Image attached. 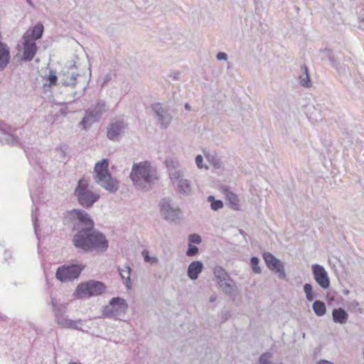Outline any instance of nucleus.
Segmentation results:
<instances>
[{
  "instance_id": "nucleus-1",
  "label": "nucleus",
  "mask_w": 364,
  "mask_h": 364,
  "mask_svg": "<svg viewBox=\"0 0 364 364\" xmlns=\"http://www.w3.org/2000/svg\"><path fill=\"white\" fill-rule=\"evenodd\" d=\"M73 245L80 252H104L108 248V240L105 236L94 228L81 229L73 235Z\"/></svg>"
},
{
  "instance_id": "nucleus-2",
  "label": "nucleus",
  "mask_w": 364,
  "mask_h": 364,
  "mask_svg": "<svg viewBox=\"0 0 364 364\" xmlns=\"http://www.w3.org/2000/svg\"><path fill=\"white\" fill-rule=\"evenodd\" d=\"M129 178L134 186L142 191H149L158 181L156 170L147 161L134 163Z\"/></svg>"
},
{
  "instance_id": "nucleus-3",
  "label": "nucleus",
  "mask_w": 364,
  "mask_h": 364,
  "mask_svg": "<svg viewBox=\"0 0 364 364\" xmlns=\"http://www.w3.org/2000/svg\"><path fill=\"white\" fill-rule=\"evenodd\" d=\"M109 161L104 159L96 163L94 168V179L96 183L110 193L116 192L119 188V181L113 178L108 171Z\"/></svg>"
},
{
  "instance_id": "nucleus-4",
  "label": "nucleus",
  "mask_w": 364,
  "mask_h": 364,
  "mask_svg": "<svg viewBox=\"0 0 364 364\" xmlns=\"http://www.w3.org/2000/svg\"><path fill=\"white\" fill-rule=\"evenodd\" d=\"M78 57L75 56L73 63L63 68L59 73V82L64 86L75 87V85L80 83V77H81L74 69L80 67Z\"/></svg>"
},
{
  "instance_id": "nucleus-5",
  "label": "nucleus",
  "mask_w": 364,
  "mask_h": 364,
  "mask_svg": "<svg viewBox=\"0 0 364 364\" xmlns=\"http://www.w3.org/2000/svg\"><path fill=\"white\" fill-rule=\"evenodd\" d=\"M75 196L77 198L80 205H93L100 198L98 193L89 188L88 182L84 178L78 181L75 190Z\"/></svg>"
},
{
  "instance_id": "nucleus-6",
  "label": "nucleus",
  "mask_w": 364,
  "mask_h": 364,
  "mask_svg": "<svg viewBox=\"0 0 364 364\" xmlns=\"http://www.w3.org/2000/svg\"><path fill=\"white\" fill-rule=\"evenodd\" d=\"M53 311H55V321L61 328L82 330L83 321L81 319L71 320L65 314V306L63 304H56L53 301Z\"/></svg>"
},
{
  "instance_id": "nucleus-7",
  "label": "nucleus",
  "mask_w": 364,
  "mask_h": 364,
  "mask_svg": "<svg viewBox=\"0 0 364 364\" xmlns=\"http://www.w3.org/2000/svg\"><path fill=\"white\" fill-rule=\"evenodd\" d=\"M127 309L128 304L124 299L113 297L107 305L102 307V314L104 317L113 318L124 314Z\"/></svg>"
},
{
  "instance_id": "nucleus-8",
  "label": "nucleus",
  "mask_w": 364,
  "mask_h": 364,
  "mask_svg": "<svg viewBox=\"0 0 364 364\" xmlns=\"http://www.w3.org/2000/svg\"><path fill=\"white\" fill-rule=\"evenodd\" d=\"M69 217L75 221L74 228L78 232L81 229H92L95 223L87 212L80 209H73L68 213Z\"/></svg>"
},
{
  "instance_id": "nucleus-9",
  "label": "nucleus",
  "mask_w": 364,
  "mask_h": 364,
  "mask_svg": "<svg viewBox=\"0 0 364 364\" xmlns=\"http://www.w3.org/2000/svg\"><path fill=\"white\" fill-rule=\"evenodd\" d=\"M83 267L79 264H70L62 266L58 268L55 277L62 282L72 281L79 277Z\"/></svg>"
},
{
  "instance_id": "nucleus-10",
  "label": "nucleus",
  "mask_w": 364,
  "mask_h": 364,
  "mask_svg": "<svg viewBox=\"0 0 364 364\" xmlns=\"http://www.w3.org/2000/svg\"><path fill=\"white\" fill-rule=\"evenodd\" d=\"M105 289L106 287L102 282L94 280L82 283L77 287V291L79 294H83L89 297L100 295L105 292Z\"/></svg>"
},
{
  "instance_id": "nucleus-11",
  "label": "nucleus",
  "mask_w": 364,
  "mask_h": 364,
  "mask_svg": "<svg viewBox=\"0 0 364 364\" xmlns=\"http://www.w3.org/2000/svg\"><path fill=\"white\" fill-rule=\"evenodd\" d=\"M151 108L154 112L160 127L163 129H166L173 119V116L167 108H165L159 102L153 103Z\"/></svg>"
},
{
  "instance_id": "nucleus-12",
  "label": "nucleus",
  "mask_w": 364,
  "mask_h": 364,
  "mask_svg": "<svg viewBox=\"0 0 364 364\" xmlns=\"http://www.w3.org/2000/svg\"><path fill=\"white\" fill-rule=\"evenodd\" d=\"M263 259L269 269L277 274L279 279L286 278L284 264L279 259L269 252H264Z\"/></svg>"
},
{
  "instance_id": "nucleus-13",
  "label": "nucleus",
  "mask_w": 364,
  "mask_h": 364,
  "mask_svg": "<svg viewBox=\"0 0 364 364\" xmlns=\"http://www.w3.org/2000/svg\"><path fill=\"white\" fill-rule=\"evenodd\" d=\"M314 278L318 284L323 289L330 287V279L324 267L320 264H313L311 267Z\"/></svg>"
},
{
  "instance_id": "nucleus-14",
  "label": "nucleus",
  "mask_w": 364,
  "mask_h": 364,
  "mask_svg": "<svg viewBox=\"0 0 364 364\" xmlns=\"http://www.w3.org/2000/svg\"><path fill=\"white\" fill-rule=\"evenodd\" d=\"M160 213L166 220L171 223H178L183 215L178 206H161Z\"/></svg>"
},
{
  "instance_id": "nucleus-15",
  "label": "nucleus",
  "mask_w": 364,
  "mask_h": 364,
  "mask_svg": "<svg viewBox=\"0 0 364 364\" xmlns=\"http://www.w3.org/2000/svg\"><path fill=\"white\" fill-rule=\"evenodd\" d=\"M124 127V123L122 121H116L109 123L107 127V137L111 141H118Z\"/></svg>"
},
{
  "instance_id": "nucleus-16",
  "label": "nucleus",
  "mask_w": 364,
  "mask_h": 364,
  "mask_svg": "<svg viewBox=\"0 0 364 364\" xmlns=\"http://www.w3.org/2000/svg\"><path fill=\"white\" fill-rule=\"evenodd\" d=\"M23 55L22 60L25 62L32 60L37 52V46L36 42H31L28 39L23 38Z\"/></svg>"
},
{
  "instance_id": "nucleus-17",
  "label": "nucleus",
  "mask_w": 364,
  "mask_h": 364,
  "mask_svg": "<svg viewBox=\"0 0 364 364\" xmlns=\"http://www.w3.org/2000/svg\"><path fill=\"white\" fill-rule=\"evenodd\" d=\"M222 291L230 297H234L237 294V288L235 282L230 277L225 280H221L218 283Z\"/></svg>"
},
{
  "instance_id": "nucleus-18",
  "label": "nucleus",
  "mask_w": 364,
  "mask_h": 364,
  "mask_svg": "<svg viewBox=\"0 0 364 364\" xmlns=\"http://www.w3.org/2000/svg\"><path fill=\"white\" fill-rule=\"evenodd\" d=\"M43 31V26L41 23H37L23 34V38L28 39L31 42H36L37 40L41 38Z\"/></svg>"
},
{
  "instance_id": "nucleus-19",
  "label": "nucleus",
  "mask_w": 364,
  "mask_h": 364,
  "mask_svg": "<svg viewBox=\"0 0 364 364\" xmlns=\"http://www.w3.org/2000/svg\"><path fill=\"white\" fill-rule=\"evenodd\" d=\"M10 50L9 46L0 41V70H4L10 62Z\"/></svg>"
},
{
  "instance_id": "nucleus-20",
  "label": "nucleus",
  "mask_w": 364,
  "mask_h": 364,
  "mask_svg": "<svg viewBox=\"0 0 364 364\" xmlns=\"http://www.w3.org/2000/svg\"><path fill=\"white\" fill-rule=\"evenodd\" d=\"M203 269V264L200 261H194L191 262L187 269L188 277L192 280L198 279L199 274Z\"/></svg>"
},
{
  "instance_id": "nucleus-21",
  "label": "nucleus",
  "mask_w": 364,
  "mask_h": 364,
  "mask_svg": "<svg viewBox=\"0 0 364 364\" xmlns=\"http://www.w3.org/2000/svg\"><path fill=\"white\" fill-rule=\"evenodd\" d=\"M98 121H100V119L95 115V113L92 111V108H89L85 111V115L80 122V125L82 126L83 129H87L92 124Z\"/></svg>"
},
{
  "instance_id": "nucleus-22",
  "label": "nucleus",
  "mask_w": 364,
  "mask_h": 364,
  "mask_svg": "<svg viewBox=\"0 0 364 364\" xmlns=\"http://www.w3.org/2000/svg\"><path fill=\"white\" fill-rule=\"evenodd\" d=\"M333 320L335 323L345 324L348 318V314L342 308L335 309L332 311Z\"/></svg>"
},
{
  "instance_id": "nucleus-23",
  "label": "nucleus",
  "mask_w": 364,
  "mask_h": 364,
  "mask_svg": "<svg viewBox=\"0 0 364 364\" xmlns=\"http://www.w3.org/2000/svg\"><path fill=\"white\" fill-rule=\"evenodd\" d=\"M0 129L3 131L5 134H6L4 141H1L2 143H6L8 144H16L18 142V138H16L12 134H9L11 131V128L10 126L6 124H1L0 126Z\"/></svg>"
},
{
  "instance_id": "nucleus-24",
  "label": "nucleus",
  "mask_w": 364,
  "mask_h": 364,
  "mask_svg": "<svg viewBox=\"0 0 364 364\" xmlns=\"http://www.w3.org/2000/svg\"><path fill=\"white\" fill-rule=\"evenodd\" d=\"M131 271L132 269L128 265L125 266L124 269H119V274L122 279H125V285L128 289L132 287Z\"/></svg>"
},
{
  "instance_id": "nucleus-25",
  "label": "nucleus",
  "mask_w": 364,
  "mask_h": 364,
  "mask_svg": "<svg viewBox=\"0 0 364 364\" xmlns=\"http://www.w3.org/2000/svg\"><path fill=\"white\" fill-rule=\"evenodd\" d=\"M92 111L100 119L102 114L107 111V105L104 101L98 100L95 107L92 109Z\"/></svg>"
},
{
  "instance_id": "nucleus-26",
  "label": "nucleus",
  "mask_w": 364,
  "mask_h": 364,
  "mask_svg": "<svg viewBox=\"0 0 364 364\" xmlns=\"http://www.w3.org/2000/svg\"><path fill=\"white\" fill-rule=\"evenodd\" d=\"M303 73L299 76V82L302 87H310L311 86L308 68L306 65L302 66Z\"/></svg>"
},
{
  "instance_id": "nucleus-27",
  "label": "nucleus",
  "mask_w": 364,
  "mask_h": 364,
  "mask_svg": "<svg viewBox=\"0 0 364 364\" xmlns=\"http://www.w3.org/2000/svg\"><path fill=\"white\" fill-rule=\"evenodd\" d=\"M178 190L180 193L189 195L191 192V182L187 179L180 180L178 183Z\"/></svg>"
},
{
  "instance_id": "nucleus-28",
  "label": "nucleus",
  "mask_w": 364,
  "mask_h": 364,
  "mask_svg": "<svg viewBox=\"0 0 364 364\" xmlns=\"http://www.w3.org/2000/svg\"><path fill=\"white\" fill-rule=\"evenodd\" d=\"M312 308L315 314L318 316H322L325 315L326 312L325 303L319 300H316L314 302Z\"/></svg>"
},
{
  "instance_id": "nucleus-29",
  "label": "nucleus",
  "mask_w": 364,
  "mask_h": 364,
  "mask_svg": "<svg viewBox=\"0 0 364 364\" xmlns=\"http://www.w3.org/2000/svg\"><path fill=\"white\" fill-rule=\"evenodd\" d=\"M215 277L217 280V283H219L221 280H225L230 277L227 272L221 267L216 266L213 269Z\"/></svg>"
},
{
  "instance_id": "nucleus-30",
  "label": "nucleus",
  "mask_w": 364,
  "mask_h": 364,
  "mask_svg": "<svg viewBox=\"0 0 364 364\" xmlns=\"http://www.w3.org/2000/svg\"><path fill=\"white\" fill-rule=\"evenodd\" d=\"M223 193L225 196L227 200L229 202V205H237L239 200L237 196L231 192L228 188L223 189Z\"/></svg>"
},
{
  "instance_id": "nucleus-31",
  "label": "nucleus",
  "mask_w": 364,
  "mask_h": 364,
  "mask_svg": "<svg viewBox=\"0 0 364 364\" xmlns=\"http://www.w3.org/2000/svg\"><path fill=\"white\" fill-rule=\"evenodd\" d=\"M68 150L69 147L66 144H62L56 149L55 151L59 154V158L61 161L64 162L68 159Z\"/></svg>"
},
{
  "instance_id": "nucleus-32",
  "label": "nucleus",
  "mask_w": 364,
  "mask_h": 364,
  "mask_svg": "<svg viewBox=\"0 0 364 364\" xmlns=\"http://www.w3.org/2000/svg\"><path fill=\"white\" fill-rule=\"evenodd\" d=\"M205 157L215 168H220L221 167L222 161L215 154L209 153L205 154Z\"/></svg>"
},
{
  "instance_id": "nucleus-33",
  "label": "nucleus",
  "mask_w": 364,
  "mask_h": 364,
  "mask_svg": "<svg viewBox=\"0 0 364 364\" xmlns=\"http://www.w3.org/2000/svg\"><path fill=\"white\" fill-rule=\"evenodd\" d=\"M304 291L309 301H313L317 296V295L313 292V287L310 284H305L304 285Z\"/></svg>"
},
{
  "instance_id": "nucleus-34",
  "label": "nucleus",
  "mask_w": 364,
  "mask_h": 364,
  "mask_svg": "<svg viewBox=\"0 0 364 364\" xmlns=\"http://www.w3.org/2000/svg\"><path fill=\"white\" fill-rule=\"evenodd\" d=\"M272 358V353L266 352L261 355L259 360V364H283L282 362L274 363L271 361Z\"/></svg>"
},
{
  "instance_id": "nucleus-35",
  "label": "nucleus",
  "mask_w": 364,
  "mask_h": 364,
  "mask_svg": "<svg viewBox=\"0 0 364 364\" xmlns=\"http://www.w3.org/2000/svg\"><path fill=\"white\" fill-rule=\"evenodd\" d=\"M86 87H86L85 84H83L81 86V90L80 91H75V92H73L70 95V97L73 98V100L71 101H75V100L82 97L84 95V94H85Z\"/></svg>"
},
{
  "instance_id": "nucleus-36",
  "label": "nucleus",
  "mask_w": 364,
  "mask_h": 364,
  "mask_svg": "<svg viewBox=\"0 0 364 364\" xmlns=\"http://www.w3.org/2000/svg\"><path fill=\"white\" fill-rule=\"evenodd\" d=\"M46 80L49 81V85L50 86L55 85L57 83V81L59 80V76L58 77L55 74V72L53 70H50L49 75L47 76Z\"/></svg>"
},
{
  "instance_id": "nucleus-37",
  "label": "nucleus",
  "mask_w": 364,
  "mask_h": 364,
  "mask_svg": "<svg viewBox=\"0 0 364 364\" xmlns=\"http://www.w3.org/2000/svg\"><path fill=\"white\" fill-rule=\"evenodd\" d=\"M259 262L258 257H252V270L257 274H260L262 272L261 268L258 265Z\"/></svg>"
},
{
  "instance_id": "nucleus-38",
  "label": "nucleus",
  "mask_w": 364,
  "mask_h": 364,
  "mask_svg": "<svg viewBox=\"0 0 364 364\" xmlns=\"http://www.w3.org/2000/svg\"><path fill=\"white\" fill-rule=\"evenodd\" d=\"M348 306L350 309L357 311L360 314L363 313V309L361 307L360 304L356 300H353V301H350L348 304Z\"/></svg>"
},
{
  "instance_id": "nucleus-39",
  "label": "nucleus",
  "mask_w": 364,
  "mask_h": 364,
  "mask_svg": "<svg viewBox=\"0 0 364 364\" xmlns=\"http://www.w3.org/2000/svg\"><path fill=\"white\" fill-rule=\"evenodd\" d=\"M188 243L189 244H200L202 241V239H201V237L198 235V234H196V233H193V234H191L189 236H188Z\"/></svg>"
},
{
  "instance_id": "nucleus-40",
  "label": "nucleus",
  "mask_w": 364,
  "mask_h": 364,
  "mask_svg": "<svg viewBox=\"0 0 364 364\" xmlns=\"http://www.w3.org/2000/svg\"><path fill=\"white\" fill-rule=\"evenodd\" d=\"M198 253V248L196 246L188 243V247L186 251V255L188 257H193V256L196 255Z\"/></svg>"
},
{
  "instance_id": "nucleus-41",
  "label": "nucleus",
  "mask_w": 364,
  "mask_h": 364,
  "mask_svg": "<svg viewBox=\"0 0 364 364\" xmlns=\"http://www.w3.org/2000/svg\"><path fill=\"white\" fill-rule=\"evenodd\" d=\"M142 255L144 257V261L151 264L156 263L158 261L156 257H150L147 250H144L142 252Z\"/></svg>"
},
{
  "instance_id": "nucleus-42",
  "label": "nucleus",
  "mask_w": 364,
  "mask_h": 364,
  "mask_svg": "<svg viewBox=\"0 0 364 364\" xmlns=\"http://www.w3.org/2000/svg\"><path fill=\"white\" fill-rule=\"evenodd\" d=\"M170 178L173 181L179 183L180 180H183L182 173L180 171H174L170 173Z\"/></svg>"
},
{
  "instance_id": "nucleus-43",
  "label": "nucleus",
  "mask_w": 364,
  "mask_h": 364,
  "mask_svg": "<svg viewBox=\"0 0 364 364\" xmlns=\"http://www.w3.org/2000/svg\"><path fill=\"white\" fill-rule=\"evenodd\" d=\"M196 164L198 166V168H205V169H208V166H203V158L201 155H197L196 157Z\"/></svg>"
},
{
  "instance_id": "nucleus-44",
  "label": "nucleus",
  "mask_w": 364,
  "mask_h": 364,
  "mask_svg": "<svg viewBox=\"0 0 364 364\" xmlns=\"http://www.w3.org/2000/svg\"><path fill=\"white\" fill-rule=\"evenodd\" d=\"M216 59L218 60H226L228 59V55L223 52H219L216 55Z\"/></svg>"
},
{
  "instance_id": "nucleus-45",
  "label": "nucleus",
  "mask_w": 364,
  "mask_h": 364,
  "mask_svg": "<svg viewBox=\"0 0 364 364\" xmlns=\"http://www.w3.org/2000/svg\"><path fill=\"white\" fill-rule=\"evenodd\" d=\"M110 80H111L110 75L107 74L106 75H105L102 79V80H103L102 86H104L106 83H107Z\"/></svg>"
},
{
  "instance_id": "nucleus-46",
  "label": "nucleus",
  "mask_w": 364,
  "mask_h": 364,
  "mask_svg": "<svg viewBox=\"0 0 364 364\" xmlns=\"http://www.w3.org/2000/svg\"><path fill=\"white\" fill-rule=\"evenodd\" d=\"M179 76H180V73L178 71L174 72L173 73L170 75V77H171L173 80H178Z\"/></svg>"
},
{
  "instance_id": "nucleus-47",
  "label": "nucleus",
  "mask_w": 364,
  "mask_h": 364,
  "mask_svg": "<svg viewBox=\"0 0 364 364\" xmlns=\"http://www.w3.org/2000/svg\"><path fill=\"white\" fill-rule=\"evenodd\" d=\"M329 60H330V61H331V65H333L336 69H337V70H338V71H339L340 70H339V68H338V65H337V63H336V62L335 59L333 58V57H331H331H329Z\"/></svg>"
},
{
  "instance_id": "nucleus-48",
  "label": "nucleus",
  "mask_w": 364,
  "mask_h": 364,
  "mask_svg": "<svg viewBox=\"0 0 364 364\" xmlns=\"http://www.w3.org/2000/svg\"><path fill=\"white\" fill-rule=\"evenodd\" d=\"M208 201L210 203V205H215V197L213 196H209L207 198Z\"/></svg>"
},
{
  "instance_id": "nucleus-49",
  "label": "nucleus",
  "mask_w": 364,
  "mask_h": 364,
  "mask_svg": "<svg viewBox=\"0 0 364 364\" xmlns=\"http://www.w3.org/2000/svg\"><path fill=\"white\" fill-rule=\"evenodd\" d=\"M317 364H333V363L328 360H321L317 363Z\"/></svg>"
},
{
  "instance_id": "nucleus-50",
  "label": "nucleus",
  "mask_w": 364,
  "mask_h": 364,
  "mask_svg": "<svg viewBox=\"0 0 364 364\" xmlns=\"http://www.w3.org/2000/svg\"><path fill=\"white\" fill-rule=\"evenodd\" d=\"M217 299V296L215 294H213L212 295L210 299H209V301L210 303H213V302H215Z\"/></svg>"
},
{
  "instance_id": "nucleus-51",
  "label": "nucleus",
  "mask_w": 364,
  "mask_h": 364,
  "mask_svg": "<svg viewBox=\"0 0 364 364\" xmlns=\"http://www.w3.org/2000/svg\"><path fill=\"white\" fill-rule=\"evenodd\" d=\"M214 204L215 205H223V203L220 200H215Z\"/></svg>"
},
{
  "instance_id": "nucleus-52",
  "label": "nucleus",
  "mask_w": 364,
  "mask_h": 364,
  "mask_svg": "<svg viewBox=\"0 0 364 364\" xmlns=\"http://www.w3.org/2000/svg\"><path fill=\"white\" fill-rule=\"evenodd\" d=\"M184 107H185V109L188 111H190L191 109V107L188 103H186Z\"/></svg>"
},
{
  "instance_id": "nucleus-53",
  "label": "nucleus",
  "mask_w": 364,
  "mask_h": 364,
  "mask_svg": "<svg viewBox=\"0 0 364 364\" xmlns=\"http://www.w3.org/2000/svg\"><path fill=\"white\" fill-rule=\"evenodd\" d=\"M210 207H211V208H212L213 210L216 211V210H218L219 208H222L223 206H210Z\"/></svg>"
},
{
  "instance_id": "nucleus-54",
  "label": "nucleus",
  "mask_w": 364,
  "mask_h": 364,
  "mask_svg": "<svg viewBox=\"0 0 364 364\" xmlns=\"http://www.w3.org/2000/svg\"><path fill=\"white\" fill-rule=\"evenodd\" d=\"M349 293H350V291H349L348 289H344V290L343 291V294L344 295H346V296L348 295V294H349Z\"/></svg>"
},
{
  "instance_id": "nucleus-55",
  "label": "nucleus",
  "mask_w": 364,
  "mask_h": 364,
  "mask_svg": "<svg viewBox=\"0 0 364 364\" xmlns=\"http://www.w3.org/2000/svg\"><path fill=\"white\" fill-rule=\"evenodd\" d=\"M161 205H170V200H166Z\"/></svg>"
},
{
  "instance_id": "nucleus-56",
  "label": "nucleus",
  "mask_w": 364,
  "mask_h": 364,
  "mask_svg": "<svg viewBox=\"0 0 364 364\" xmlns=\"http://www.w3.org/2000/svg\"><path fill=\"white\" fill-rule=\"evenodd\" d=\"M26 1L29 5L33 6L32 1L31 0H26Z\"/></svg>"
},
{
  "instance_id": "nucleus-57",
  "label": "nucleus",
  "mask_w": 364,
  "mask_h": 364,
  "mask_svg": "<svg viewBox=\"0 0 364 364\" xmlns=\"http://www.w3.org/2000/svg\"><path fill=\"white\" fill-rule=\"evenodd\" d=\"M253 202L256 203H260V202H262V200H257V199H254Z\"/></svg>"
},
{
  "instance_id": "nucleus-58",
  "label": "nucleus",
  "mask_w": 364,
  "mask_h": 364,
  "mask_svg": "<svg viewBox=\"0 0 364 364\" xmlns=\"http://www.w3.org/2000/svg\"><path fill=\"white\" fill-rule=\"evenodd\" d=\"M360 21L363 23V24L364 26V18H360Z\"/></svg>"
},
{
  "instance_id": "nucleus-59",
  "label": "nucleus",
  "mask_w": 364,
  "mask_h": 364,
  "mask_svg": "<svg viewBox=\"0 0 364 364\" xmlns=\"http://www.w3.org/2000/svg\"><path fill=\"white\" fill-rule=\"evenodd\" d=\"M255 5H256V9H257V2H255Z\"/></svg>"
}]
</instances>
